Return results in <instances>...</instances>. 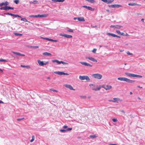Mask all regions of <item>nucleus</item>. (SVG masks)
Returning <instances> with one entry per match:
<instances>
[{
  "mask_svg": "<svg viewBox=\"0 0 145 145\" xmlns=\"http://www.w3.org/2000/svg\"><path fill=\"white\" fill-rule=\"evenodd\" d=\"M118 79L120 81H125L129 83H133L135 82L134 80H131L125 77H119L118 78Z\"/></svg>",
  "mask_w": 145,
  "mask_h": 145,
  "instance_id": "1",
  "label": "nucleus"
},
{
  "mask_svg": "<svg viewBox=\"0 0 145 145\" xmlns=\"http://www.w3.org/2000/svg\"><path fill=\"white\" fill-rule=\"evenodd\" d=\"M125 74L128 76L130 77H138L141 78L142 77V76L140 75L135 74H133L129 73L128 72H126Z\"/></svg>",
  "mask_w": 145,
  "mask_h": 145,
  "instance_id": "2",
  "label": "nucleus"
},
{
  "mask_svg": "<svg viewBox=\"0 0 145 145\" xmlns=\"http://www.w3.org/2000/svg\"><path fill=\"white\" fill-rule=\"evenodd\" d=\"M79 78L82 80H86L87 81H89L90 80L89 77L87 76H79Z\"/></svg>",
  "mask_w": 145,
  "mask_h": 145,
  "instance_id": "3",
  "label": "nucleus"
},
{
  "mask_svg": "<svg viewBox=\"0 0 145 145\" xmlns=\"http://www.w3.org/2000/svg\"><path fill=\"white\" fill-rule=\"evenodd\" d=\"M92 76L95 78L99 80L101 79L102 77V75L98 74H95L92 75Z\"/></svg>",
  "mask_w": 145,
  "mask_h": 145,
  "instance_id": "4",
  "label": "nucleus"
},
{
  "mask_svg": "<svg viewBox=\"0 0 145 145\" xmlns=\"http://www.w3.org/2000/svg\"><path fill=\"white\" fill-rule=\"evenodd\" d=\"M89 86L91 88L92 90L95 91H97V90H99L100 89L101 87H99L98 88H95V86H93V84H89Z\"/></svg>",
  "mask_w": 145,
  "mask_h": 145,
  "instance_id": "5",
  "label": "nucleus"
},
{
  "mask_svg": "<svg viewBox=\"0 0 145 145\" xmlns=\"http://www.w3.org/2000/svg\"><path fill=\"white\" fill-rule=\"evenodd\" d=\"M14 8L13 7H10L6 6L5 7H4L1 8L0 9L1 10H10V9L13 10L14 9Z\"/></svg>",
  "mask_w": 145,
  "mask_h": 145,
  "instance_id": "6",
  "label": "nucleus"
},
{
  "mask_svg": "<svg viewBox=\"0 0 145 145\" xmlns=\"http://www.w3.org/2000/svg\"><path fill=\"white\" fill-rule=\"evenodd\" d=\"M74 20H77L80 22H84L85 21L84 18L83 17H74Z\"/></svg>",
  "mask_w": 145,
  "mask_h": 145,
  "instance_id": "7",
  "label": "nucleus"
},
{
  "mask_svg": "<svg viewBox=\"0 0 145 145\" xmlns=\"http://www.w3.org/2000/svg\"><path fill=\"white\" fill-rule=\"evenodd\" d=\"M37 62L39 65L40 66H43L46 65L48 63V62H46L45 63H44L43 61H41L39 60H37Z\"/></svg>",
  "mask_w": 145,
  "mask_h": 145,
  "instance_id": "8",
  "label": "nucleus"
},
{
  "mask_svg": "<svg viewBox=\"0 0 145 145\" xmlns=\"http://www.w3.org/2000/svg\"><path fill=\"white\" fill-rule=\"evenodd\" d=\"M40 38H42L43 39L47 40L49 41H51L52 42H58V41L57 40H54V39H49V38H44V37H40Z\"/></svg>",
  "mask_w": 145,
  "mask_h": 145,
  "instance_id": "9",
  "label": "nucleus"
},
{
  "mask_svg": "<svg viewBox=\"0 0 145 145\" xmlns=\"http://www.w3.org/2000/svg\"><path fill=\"white\" fill-rule=\"evenodd\" d=\"M80 63H81L82 65H84L85 66L87 67H92V65L91 64L87 63L86 62H80Z\"/></svg>",
  "mask_w": 145,
  "mask_h": 145,
  "instance_id": "10",
  "label": "nucleus"
},
{
  "mask_svg": "<svg viewBox=\"0 0 145 145\" xmlns=\"http://www.w3.org/2000/svg\"><path fill=\"white\" fill-rule=\"evenodd\" d=\"M110 27H112L114 29H119L122 27V26L119 25H111Z\"/></svg>",
  "mask_w": 145,
  "mask_h": 145,
  "instance_id": "11",
  "label": "nucleus"
},
{
  "mask_svg": "<svg viewBox=\"0 0 145 145\" xmlns=\"http://www.w3.org/2000/svg\"><path fill=\"white\" fill-rule=\"evenodd\" d=\"M86 59H88L89 60L93 61V62H97V61L94 58L91 57H85Z\"/></svg>",
  "mask_w": 145,
  "mask_h": 145,
  "instance_id": "12",
  "label": "nucleus"
},
{
  "mask_svg": "<svg viewBox=\"0 0 145 145\" xmlns=\"http://www.w3.org/2000/svg\"><path fill=\"white\" fill-rule=\"evenodd\" d=\"M108 7H112V8H115V7H118L119 8L121 7V5H109L108 6Z\"/></svg>",
  "mask_w": 145,
  "mask_h": 145,
  "instance_id": "13",
  "label": "nucleus"
},
{
  "mask_svg": "<svg viewBox=\"0 0 145 145\" xmlns=\"http://www.w3.org/2000/svg\"><path fill=\"white\" fill-rule=\"evenodd\" d=\"M60 35L62 37H64L67 38H71L72 37V36L71 35H68L66 34H61Z\"/></svg>",
  "mask_w": 145,
  "mask_h": 145,
  "instance_id": "14",
  "label": "nucleus"
},
{
  "mask_svg": "<svg viewBox=\"0 0 145 145\" xmlns=\"http://www.w3.org/2000/svg\"><path fill=\"white\" fill-rule=\"evenodd\" d=\"M65 86L68 88L70 90H75V89H73L72 87L70 85L66 84L65 85Z\"/></svg>",
  "mask_w": 145,
  "mask_h": 145,
  "instance_id": "15",
  "label": "nucleus"
},
{
  "mask_svg": "<svg viewBox=\"0 0 145 145\" xmlns=\"http://www.w3.org/2000/svg\"><path fill=\"white\" fill-rule=\"evenodd\" d=\"M102 87L104 88L106 90L110 89L112 88V86L109 85H106L104 86H103Z\"/></svg>",
  "mask_w": 145,
  "mask_h": 145,
  "instance_id": "16",
  "label": "nucleus"
},
{
  "mask_svg": "<svg viewBox=\"0 0 145 145\" xmlns=\"http://www.w3.org/2000/svg\"><path fill=\"white\" fill-rule=\"evenodd\" d=\"M48 16V14H43L42 15L39 14L37 15V18H42V17H45Z\"/></svg>",
  "mask_w": 145,
  "mask_h": 145,
  "instance_id": "17",
  "label": "nucleus"
},
{
  "mask_svg": "<svg viewBox=\"0 0 145 145\" xmlns=\"http://www.w3.org/2000/svg\"><path fill=\"white\" fill-rule=\"evenodd\" d=\"M12 53H13V54H15L17 55H18V56H25V55L24 54H22L19 52H13V51H12Z\"/></svg>",
  "mask_w": 145,
  "mask_h": 145,
  "instance_id": "18",
  "label": "nucleus"
},
{
  "mask_svg": "<svg viewBox=\"0 0 145 145\" xmlns=\"http://www.w3.org/2000/svg\"><path fill=\"white\" fill-rule=\"evenodd\" d=\"M104 3H107L108 4L112 3L114 0H101Z\"/></svg>",
  "mask_w": 145,
  "mask_h": 145,
  "instance_id": "19",
  "label": "nucleus"
},
{
  "mask_svg": "<svg viewBox=\"0 0 145 145\" xmlns=\"http://www.w3.org/2000/svg\"><path fill=\"white\" fill-rule=\"evenodd\" d=\"M128 5L130 6H140V5L137 4L135 3H129L128 4Z\"/></svg>",
  "mask_w": 145,
  "mask_h": 145,
  "instance_id": "20",
  "label": "nucleus"
},
{
  "mask_svg": "<svg viewBox=\"0 0 145 145\" xmlns=\"http://www.w3.org/2000/svg\"><path fill=\"white\" fill-rule=\"evenodd\" d=\"M65 0H52V1L54 2H63Z\"/></svg>",
  "mask_w": 145,
  "mask_h": 145,
  "instance_id": "21",
  "label": "nucleus"
},
{
  "mask_svg": "<svg viewBox=\"0 0 145 145\" xmlns=\"http://www.w3.org/2000/svg\"><path fill=\"white\" fill-rule=\"evenodd\" d=\"M10 16H13L15 17H18L20 18H21V17L20 16L18 15L14 14H12V13H11V14H10Z\"/></svg>",
  "mask_w": 145,
  "mask_h": 145,
  "instance_id": "22",
  "label": "nucleus"
},
{
  "mask_svg": "<svg viewBox=\"0 0 145 145\" xmlns=\"http://www.w3.org/2000/svg\"><path fill=\"white\" fill-rule=\"evenodd\" d=\"M21 19V21H23L24 22H28L29 23H30V22L29 21H28L25 18H22Z\"/></svg>",
  "mask_w": 145,
  "mask_h": 145,
  "instance_id": "23",
  "label": "nucleus"
},
{
  "mask_svg": "<svg viewBox=\"0 0 145 145\" xmlns=\"http://www.w3.org/2000/svg\"><path fill=\"white\" fill-rule=\"evenodd\" d=\"M42 54L44 56H49L51 55V54L47 52H45L43 53Z\"/></svg>",
  "mask_w": 145,
  "mask_h": 145,
  "instance_id": "24",
  "label": "nucleus"
},
{
  "mask_svg": "<svg viewBox=\"0 0 145 145\" xmlns=\"http://www.w3.org/2000/svg\"><path fill=\"white\" fill-rule=\"evenodd\" d=\"M113 100L111 101L114 103L118 102V101L119 100L117 98H114Z\"/></svg>",
  "mask_w": 145,
  "mask_h": 145,
  "instance_id": "25",
  "label": "nucleus"
},
{
  "mask_svg": "<svg viewBox=\"0 0 145 145\" xmlns=\"http://www.w3.org/2000/svg\"><path fill=\"white\" fill-rule=\"evenodd\" d=\"M52 61L53 63L56 62L58 64H60V61L57 60H53Z\"/></svg>",
  "mask_w": 145,
  "mask_h": 145,
  "instance_id": "26",
  "label": "nucleus"
},
{
  "mask_svg": "<svg viewBox=\"0 0 145 145\" xmlns=\"http://www.w3.org/2000/svg\"><path fill=\"white\" fill-rule=\"evenodd\" d=\"M14 34L15 35L18 36H21L22 35V34L18 33H14Z\"/></svg>",
  "mask_w": 145,
  "mask_h": 145,
  "instance_id": "27",
  "label": "nucleus"
},
{
  "mask_svg": "<svg viewBox=\"0 0 145 145\" xmlns=\"http://www.w3.org/2000/svg\"><path fill=\"white\" fill-rule=\"evenodd\" d=\"M89 137L91 138H93L97 137V136H96L95 135H90L89 136Z\"/></svg>",
  "mask_w": 145,
  "mask_h": 145,
  "instance_id": "28",
  "label": "nucleus"
},
{
  "mask_svg": "<svg viewBox=\"0 0 145 145\" xmlns=\"http://www.w3.org/2000/svg\"><path fill=\"white\" fill-rule=\"evenodd\" d=\"M107 34L111 36L114 37H115V34L113 33H107Z\"/></svg>",
  "mask_w": 145,
  "mask_h": 145,
  "instance_id": "29",
  "label": "nucleus"
},
{
  "mask_svg": "<svg viewBox=\"0 0 145 145\" xmlns=\"http://www.w3.org/2000/svg\"><path fill=\"white\" fill-rule=\"evenodd\" d=\"M87 9L89 10H90L91 11H93L94 10V9L92 8L91 7L88 6V7Z\"/></svg>",
  "mask_w": 145,
  "mask_h": 145,
  "instance_id": "30",
  "label": "nucleus"
},
{
  "mask_svg": "<svg viewBox=\"0 0 145 145\" xmlns=\"http://www.w3.org/2000/svg\"><path fill=\"white\" fill-rule=\"evenodd\" d=\"M86 1H88L89 2H90L92 3H94L95 1L94 0H86Z\"/></svg>",
  "mask_w": 145,
  "mask_h": 145,
  "instance_id": "31",
  "label": "nucleus"
},
{
  "mask_svg": "<svg viewBox=\"0 0 145 145\" xmlns=\"http://www.w3.org/2000/svg\"><path fill=\"white\" fill-rule=\"evenodd\" d=\"M54 73L56 74H57L59 75H61V72H59V71H56Z\"/></svg>",
  "mask_w": 145,
  "mask_h": 145,
  "instance_id": "32",
  "label": "nucleus"
},
{
  "mask_svg": "<svg viewBox=\"0 0 145 145\" xmlns=\"http://www.w3.org/2000/svg\"><path fill=\"white\" fill-rule=\"evenodd\" d=\"M38 1H34L33 2H30V3L35 4L38 3Z\"/></svg>",
  "mask_w": 145,
  "mask_h": 145,
  "instance_id": "33",
  "label": "nucleus"
},
{
  "mask_svg": "<svg viewBox=\"0 0 145 145\" xmlns=\"http://www.w3.org/2000/svg\"><path fill=\"white\" fill-rule=\"evenodd\" d=\"M3 3V5H8L9 4L8 2L7 1Z\"/></svg>",
  "mask_w": 145,
  "mask_h": 145,
  "instance_id": "34",
  "label": "nucleus"
},
{
  "mask_svg": "<svg viewBox=\"0 0 145 145\" xmlns=\"http://www.w3.org/2000/svg\"><path fill=\"white\" fill-rule=\"evenodd\" d=\"M35 140V137L34 136H32V139L30 140V142H32L34 141V140Z\"/></svg>",
  "mask_w": 145,
  "mask_h": 145,
  "instance_id": "35",
  "label": "nucleus"
},
{
  "mask_svg": "<svg viewBox=\"0 0 145 145\" xmlns=\"http://www.w3.org/2000/svg\"><path fill=\"white\" fill-rule=\"evenodd\" d=\"M60 64L62 63V64H64V65H65V64L67 65L68 64V63L62 61H60Z\"/></svg>",
  "mask_w": 145,
  "mask_h": 145,
  "instance_id": "36",
  "label": "nucleus"
},
{
  "mask_svg": "<svg viewBox=\"0 0 145 145\" xmlns=\"http://www.w3.org/2000/svg\"><path fill=\"white\" fill-rule=\"evenodd\" d=\"M31 48H33L35 49V48H38L39 47V46H31Z\"/></svg>",
  "mask_w": 145,
  "mask_h": 145,
  "instance_id": "37",
  "label": "nucleus"
},
{
  "mask_svg": "<svg viewBox=\"0 0 145 145\" xmlns=\"http://www.w3.org/2000/svg\"><path fill=\"white\" fill-rule=\"evenodd\" d=\"M21 66L22 67H26L27 68H30V67L28 66H25L23 65H21Z\"/></svg>",
  "mask_w": 145,
  "mask_h": 145,
  "instance_id": "38",
  "label": "nucleus"
},
{
  "mask_svg": "<svg viewBox=\"0 0 145 145\" xmlns=\"http://www.w3.org/2000/svg\"><path fill=\"white\" fill-rule=\"evenodd\" d=\"M67 32H72V33H73L74 32L73 30L72 29H69L67 30Z\"/></svg>",
  "mask_w": 145,
  "mask_h": 145,
  "instance_id": "39",
  "label": "nucleus"
},
{
  "mask_svg": "<svg viewBox=\"0 0 145 145\" xmlns=\"http://www.w3.org/2000/svg\"><path fill=\"white\" fill-rule=\"evenodd\" d=\"M14 2L16 4H18L19 3V0H14Z\"/></svg>",
  "mask_w": 145,
  "mask_h": 145,
  "instance_id": "40",
  "label": "nucleus"
},
{
  "mask_svg": "<svg viewBox=\"0 0 145 145\" xmlns=\"http://www.w3.org/2000/svg\"><path fill=\"white\" fill-rule=\"evenodd\" d=\"M0 61H4L5 62H7V60L5 59H0Z\"/></svg>",
  "mask_w": 145,
  "mask_h": 145,
  "instance_id": "41",
  "label": "nucleus"
},
{
  "mask_svg": "<svg viewBox=\"0 0 145 145\" xmlns=\"http://www.w3.org/2000/svg\"><path fill=\"white\" fill-rule=\"evenodd\" d=\"M50 90L51 91H53L54 92H57V91L56 90H55L54 89H50Z\"/></svg>",
  "mask_w": 145,
  "mask_h": 145,
  "instance_id": "42",
  "label": "nucleus"
},
{
  "mask_svg": "<svg viewBox=\"0 0 145 145\" xmlns=\"http://www.w3.org/2000/svg\"><path fill=\"white\" fill-rule=\"evenodd\" d=\"M96 51H97V49H96L94 48L92 50V52L94 53H95Z\"/></svg>",
  "mask_w": 145,
  "mask_h": 145,
  "instance_id": "43",
  "label": "nucleus"
},
{
  "mask_svg": "<svg viewBox=\"0 0 145 145\" xmlns=\"http://www.w3.org/2000/svg\"><path fill=\"white\" fill-rule=\"evenodd\" d=\"M60 131L61 132H65L66 131H67V130H65V129H60Z\"/></svg>",
  "mask_w": 145,
  "mask_h": 145,
  "instance_id": "44",
  "label": "nucleus"
},
{
  "mask_svg": "<svg viewBox=\"0 0 145 145\" xmlns=\"http://www.w3.org/2000/svg\"><path fill=\"white\" fill-rule=\"evenodd\" d=\"M114 122H116L117 121V120L116 118H113L112 120Z\"/></svg>",
  "mask_w": 145,
  "mask_h": 145,
  "instance_id": "45",
  "label": "nucleus"
},
{
  "mask_svg": "<svg viewBox=\"0 0 145 145\" xmlns=\"http://www.w3.org/2000/svg\"><path fill=\"white\" fill-rule=\"evenodd\" d=\"M24 119V118H18V119H17V120L18 121H20V120H22L23 119Z\"/></svg>",
  "mask_w": 145,
  "mask_h": 145,
  "instance_id": "46",
  "label": "nucleus"
},
{
  "mask_svg": "<svg viewBox=\"0 0 145 145\" xmlns=\"http://www.w3.org/2000/svg\"><path fill=\"white\" fill-rule=\"evenodd\" d=\"M29 17H31L37 18V15H31L29 16Z\"/></svg>",
  "mask_w": 145,
  "mask_h": 145,
  "instance_id": "47",
  "label": "nucleus"
},
{
  "mask_svg": "<svg viewBox=\"0 0 145 145\" xmlns=\"http://www.w3.org/2000/svg\"><path fill=\"white\" fill-rule=\"evenodd\" d=\"M127 54L128 55H132L133 54L132 53H130L129 51H128L127 52Z\"/></svg>",
  "mask_w": 145,
  "mask_h": 145,
  "instance_id": "48",
  "label": "nucleus"
},
{
  "mask_svg": "<svg viewBox=\"0 0 145 145\" xmlns=\"http://www.w3.org/2000/svg\"><path fill=\"white\" fill-rule=\"evenodd\" d=\"M116 32L118 34H121V32H120V31H119V30H116Z\"/></svg>",
  "mask_w": 145,
  "mask_h": 145,
  "instance_id": "49",
  "label": "nucleus"
},
{
  "mask_svg": "<svg viewBox=\"0 0 145 145\" xmlns=\"http://www.w3.org/2000/svg\"><path fill=\"white\" fill-rule=\"evenodd\" d=\"M72 128H68L66 130L67 131H69L72 130Z\"/></svg>",
  "mask_w": 145,
  "mask_h": 145,
  "instance_id": "50",
  "label": "nucleus"
},
{
  "mask_svg": "<svg viewBox=\"0 0 145 145\" xmlns=\"http://www.w3.org/2000/svg\"><path fill=\"white\" fill-rule=\"evenodd\" d=\"M82 7L87 9L88 6L86 5H84L82 6Z\"/></svg>",
  "mask_w": 145,
  "mask_h": 145,
  "instance_id": "51",
  "label": "nucleus"
},
{
  "mask_svg": "<svg viewBox=\"0 0 145 145\" xmlns=\"http://www.w3.org/2000/svg\"><path fill=\"white\" fill-rule=\"evenodd\" d=\"M114 37H116L117 38H120V36H118L117 35H115Z\"/></svg>",
  "mask_w": 145,
  "mask_h": 145,
  "instance_id": "52",
  "label": "nucleus"
},
{
  "mask_svg": "<svg viewBox=\"0 0 145 145\" xmlns=\"http://www.w3.org/2000/svg\"><path fill=\"white\" fill-rule=\"evenodd\" d=\"M68 127V126H64L63 127V128L64 129L67 128Z\"/></svg>",
  "mask_w": 145,
  "mask_h": 145,
  "instance_id": "53",
  "label": "nucleus"
},
{
  "mask_svg": "<svg viewBox=\"0 0 145 145\" xmlns=\"http://www.w3.org/2000/svg\"><path fill=\"white\" fill-rule=\"evenodd\" d=\"M3 5V3H0V6L1 7V6H2Z\"/></svg>",
  "mask_w": 145,
  "mask_h": 145,
  "instance_id": "54",
  "label": "nucleus"
},
{
  "mask_svg": "<svg viewBox=\"0 0 145 145\" xmlns=\"http://www.w3.org/2000/svg\"><path fill=\"white\" fill-rule=\"evenodd\" d=\"M11 14V13H6V14H7V15H10V14Z\"/></svg>",
  "mask_w": 145,
  "mask_h": 145,
  "instance_id": "55",
  "label": "nucleus"
},
{
  "mask_svg": "<svg viewBox=\"0 0 145 145\" xmlns=\"http://www.w3.org/2000/svg\"><path fill=\"white\" fill-rule=\"evenodd\" d=\"M61 75H65V73L64 72H61Z\"/></svg>",
  "mask_w": 145,
  "mask_h": 145,
  "instance_id": "56",
  "label": "nucleus"
},
{
  "mask_svg": "<svg viewBox=\"0 0 145 145\" xmlns=\"http://www.w3.org/2000/svg\"><path fill=\"white\" fill-rule=\"evenodd\" d=\"M123 34H124V33L121 32V34H120V35H124Z\"/></svg>",
  "mask_w": 145,
  "mask_h": 145,
  "instance_id": "57",
  "label": "nucleus"
},
{
  "mask_svg": "<svg viewBox=\"0 0 145 145\" xmlns=\"http://www.w3.org/2000/svg\"><path fill=\"white\" fill-rule=\"evenodd\" d=\"M137 87L139 88H142V87H140V86H137Z\"/></svg>",
  "mask_w": 145,
  "mask_h": 145,
  "instance_id": "58",
  "label": "nucleus"
},
{
  "mask_svg": "<svg viewBox=\"0 0 145 145\" xmlns=\"http://www.w3.org/2000/svg\"><path fill=\"white\" fill-rule=\"evenodd\" d=\"M141 21L143 22H144V19L143 18H142L141 20Z\"/></svg>",
  "mask_w": 145,
  "mask_h": 145,
  "instance_id": "59",
  "label": "nucleus"
},
{
  "mask_svg": "<svg viewBox=\"0 0 145 145\" xmlns=\"http://www.w3.org/2000/svg\"><path fill=\"white\" fill-rule=\"evenodd\" d=\"M109 145H117L116 144H110Z\"/></svg>",
  "mask_w": 145,
  "mask_h": 145,
  "instance_id": "60",
  "label": "nucleus"
},
{
  "mask_svg": "<svg viewBox=\"0 0 145 145\" xmlns=\"http://www.w3.org/2000/svg\"><path fill=\"white\" fill-rule=\"evenodd\" d=\"M3 103V101H1L0 100V103Z\"/></svg>",
  "mask_w": 145,
  "mask_h": 145,
  "instance_id": "61",
  "label": "nucleus"
},
{
  "mask_svg": "<svg viewBox=\"0 0 145 145\" xmlns=\"http://www.w3.org/2000/svg\"><path fill=\"white\" fill-rule=\"evenodd\" d=\"M69 74L67 73H65V75H68Z\"/></svg>",
  "mask_w": 145,
  "mask_h": 145,
  "instance_id": "62",
  "label": "nucleus"
},
{
  "mask_svg": "<svg viewBox=\"0 0 145 145\" xmlns=\"http://www.w3.org/2000/svg\"><path fill=\"white\" fill-rule=\"evenodd\" d=\"M121 112H123L124 113H125V112L123 110H122L121 111Z\"/></svg>",
  "mask_w": 145,
  "mask_h": 145,
  "instance_id": "63",
  "label": "nucleus"
},
{
  "mask_svg": "<svg viewBox=\"0 0 145 145\" xmlns=\"http://www.w3.org/2000/svg\"><path fill=\"white\" fill-rule=\"evenodd\" d=\"M106 11L107 12H109L110 11H109V10H106Z\"/></svg>",
  "mask_w": 145,
  "mask_h": 145,
  "instance_id": "64",
  "label": "nucleus"
}]
</instances>
